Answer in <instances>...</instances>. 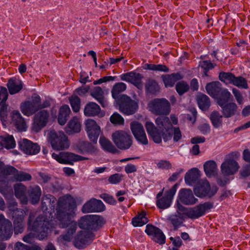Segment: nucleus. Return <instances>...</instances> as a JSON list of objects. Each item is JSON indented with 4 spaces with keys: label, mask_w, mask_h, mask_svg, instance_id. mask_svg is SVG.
<instances>
[{
    "label": "nucleus",
    "mask_w": 250,
    "mask_h": 250,
    "mask_svg": "<svg viewBox=\"0 0 250 250\" xmlns=\"http://www.w3.org/2000/svg\"><path fill=\"white\" fill-rule=\"evenodd\" d=\"M104 223V218L99 215H87L79 220L78 225L84 229L97 230Z\"/></svg>",
    "instance_id": "6"
},
{
    "label": "nucleus",
    "mask_w": 250,
    "mask_h": 250,
    "mask_svg": "<svg viewBox=\"0 0 250 250\" xmlns=\"http://www.w3.org/2000/svg\"><path fill=\"white\" fill-rule=\"evenodd\" d=\"M220 106L222 108V112L226 118H229L235 115L238 108L236 104L233 102L227 103Z\"/></svg>",
    "instance_id": "31"
},
{
    "label": "nucleus",
    "mask_w": 250,
    "mask_h": 250,
    "mask_svg": "<svg viewBox=\"0 0 250 250\" xmlns=\"http://www.w3.org/2000/svg\"><path fill=\"white\" fill-rule=\"evenodd\" d=\"M155 123L157 127L151 122H146L145 124L148 134L155 143H160L162 138L165 142H167L170 140L173 136L174 142L179 141L182 138L180 128L173 127L168 117H159L156 119Z\"/></svg>",
    "instance_id": "2"
},
{
    "label": "nucleus",
    "mask_w": 250,
    "mask_h": 250,
    "mask_svg": "<svg viewBox=\"0 0 250 250\" xmlns=\"http://www.w3.org/2000/svg\"><path fill=\"white\" fill-rule=\"evenodd\" d=\"M120 77L121 80L132 83L139 89H142L143 86L142 80L143 76L142 74L134 72H130L123 74Z\"/></svg>",
    "instance_id": "22"
},
{
    "label": "nucleus",
    "mask_w": 250,
    "mask_h": 250,
    "mask_svg": "<svg viewBox=\"0 0 250 250\" xmlns=\"http://www.w3.org/2000/svg\"><path fill=\"white\" fill-rule=\"evenodd\" d=\"M3 171L6 175H11V178L13 181H22L28 179V175L22 172H19L12 167H4V164L0 162V173Z\"/></svg>",
    "instance_id": "19"
},
{
    "label": "nucleus",
    "mask_w": 250,
    "mask_h": 250,
    "mask_svg": "<svg viewBox=\"0 0 250 250\" xmlns=\"http://www.w3.org/2000/svg\"><path fill=\"white\" fill-rule=\"evenodd\" d=\"M239 168L237 162L232 159L226 160L221 166V172L225 176L233 175Z\"/></svg>",
    "instance_id": "23"
},
{
    "label": "nucleus",
    "mask_w": 250,
    "mask_h": 250,
    "mask_svg": "<svg viewBox=\"0 0 250 250\" xmlns=\"http://www.w3.org/2000/svg\"><path fill=\"white\" fill-rule=\"evenodd\" d=\"M112 137L114 144L120 149H127L132 144L131 136L124 131H116Z\"/></svg>",
    "instance_id": "9"
},
{
    "label": "nucleus",
    "mask_w": 250,
    "mask_h": 250,
    "mask_svg": "<svg viewBox=\"0 0 250 250\" xmlns=\"http://www.w3.org/2000/svg\"><path fill=\"white\" fill-rule=\"evenodd\" d=\"M15 250H31V247L27 246L21 242H17L15 246Z\"/></svg>",
    "instance_id": "64"
},
{
    "label": "nucleus",
    "mask_w": 250,
    "mask_h": 250,
    "mask_svg": "<svg viewBox=\"0 0 250 250\" xmlns=\"http://www.w3.org/2000/svg\"><path fill=\"white\" fill-rule=\"evenodd\" d=\"M130 129L135 138L140 143L147 145L148 141L143 125L137 121H133L130 124Z\"/></svg>",
    "instance_id": "12"
},
{
    "label": "nucleus",
    "mask_w": 250,
    "mask_h": 250,
    "mask_svg": "<svg viewBox=\"0 0 250 250\" xmlns=\"http://www.w3.org/2000/svg\"><path fill=\"white\" fill-rule=\"evenodd\" d=\"M235 75L230 72H221L219 75V80L226 83L232 84Z\"/></svg>",
    "instance_id": "48"
},
{
    "label": "nucleus",
    "mask_w": 250,
    "mask_h": 250,
    "mask_svg": "<svg viewBox=\"0 0 250 250\" xmlns=\"http://www.w3.org/2000/svg\"><path fill=\"white\" fill-rule=\"evenodd\" d=\"M70 112L71 110L68 105L64 104L60 107L58 117L60 125H64L66 123Z\"/></svg>",
    "instance_id": "33"
},
{
    "label": "nucleus",
    "mask_w": 250,
    "mask_h": 250,
    "mask_svg": "<svg viewBox=\"0 0 250 250\" xmlns=\"http://www.w3.org/2000/svg\"><path fill=\"white\" fill-rule=\"evenodd\" d=\"M42 194L41 188L38 185L32 188V204L39 203Z\"/></svg>",
    "instance_id": "52"
},
{
    "label": "nucleus",
    "mask_w": 250,
    "mask_h": 250,
    "mask_svg": "<svg viewBox=\"0 0 250 250\" xmlns=\"http://www.w3.org/2000/svg\"><path fill=\"white\" fill-rule=\"evenodd\" d=\"M56 199L50 194H47L42 197V203H48L50 209H54L55 207Z\"/></svg>",
    "instance_id": "54"
},
{
    "label": "nucleus",
    "mask_w": 250,
    "mask_h": 250,
    "mask_svg": "<svg viewBox=\"0 0 250 250\" xmlns=\"http://www.w3.org/2000/svg\"><path fill=\"white\" fill-rule=\"evenodd\" d=\"M235 86L243 89L249 88L247 81L242 76L235 77L232 83Z\"/></svg>",
    "instance_id": "53"
},
{
    "label": "nucleus",
    "mask_w": 250,
    "mask_h": 250,
    "mask_svg": "<svg viewBox=\"0 0 250 250\" xmlns=\"http://www.w3.org/2000/svg\"><path fill=\"white\" fill-rule=\"evenodd\" d=\"M213 207V203L208 202L189 208L188 217L192 219H197L204 215L206 210L211 209Z\"/></svg>",
    "instance_id": "14"
},
{
    "label": "nucleus",
    "mask_w": 250,
    "mask_h": 250,
    "mask_svg": "<svg viewBox=\"0 0 250 250\" xmlns=\"http://www.w3.org/2000/svg\"><path fill=\"white\" fill-rule=\"evenodd\" d=\"M117 104L119 109L122 113L126 115L134 114L138 107L137 102L131 99L126 95H122L117 100Z\"/></svg>",
    "instance_id": "7"
},
{
    "label": "nucleus",
    "mask_w": 250,
    "mask_h": 250,
    "mask_svg": "<svg viewBox=\"0 0 250 250\" xmlns=\"http://www.w3.org/2000/svg\"><path fill=\"white\" fill-rule=\"evenodd\" d=\"M204 169L206 175L208 177L214 176L217 173V165L215 162L213 160L206 162L204 165Z\"/></svg>",
    "instance_id": "37"
},
{
    "label": "nucleus",
    "mask_w": 250,
    "mask_h": 250,
    "mask_svg": "<svg viewBox=\"0 0 250 250\" xmlns=\"http://www.w3.org/2000/svg\"><path fill=\"white\" fill-rule=\"evenodd\" d=\"M145 232L152 236V239L159 244H164L166 242V237L162 231L158 228L148 224L146 226Z\"/></svg>",
    "instance_id": "21"
},
{
    "label": "nucleus",
    "mask_w": 250,
    "mask_h": 250,
    "mask_svg": "<svg viewBox=\"0 0 250 250\" xmlns=\"http://www.w3.org/2000/svg\"><path fill=\"white\" fill-rule=\"evenodd\" d=\"M197 101L199 108L202 110H207L210 105V99L205 94L199 95L197 98Z\"/></svg>",
    "instance_id": "41"
},
{
    "label": "nucleus",
    "mask_w": 250,
    "mask_h": 250,
    "mask_svg": "<svg viewBox=\"0 0 250 250\" xmlns=\"http://www.w3.org/2000/svg\"><path fill=\"white\" fill-rule=\"evenodd\" d=\"M222 84L219 82H212L208 83L206 86L207 93L213 98L217 96L222 89Z\"/></svg>",
    "instance_id": "29"
},
{
    "label": "nucleus",
    "mask_w": 250,
    "mask_h": 250,
    "mask_svg": "<svg viewBox=\"0 0 250 250\" xmlns=\"http://www.w3.org/2000/svg\"><path fill=\"white\" fill-rule=\"evenodd\" d=\"M126 88V84L122 82L116 83L111 90L112 97L117 100L121 96L120 94Z\"/></svg>",
    "instance_id": "40"
},
{
    "label": "nucleus",
    "mask_w": 250,
    "mask_h": 250,
    "mask_svg": "<svg viewBox=\"0 0 250 250\" xmlns=\"http://www.w3.org/2000/svg\"><path fill=\"white\" fill-rule=\"evenodd\" d=\"M51 105L50 102L45 100L42 103L41 98L36 93L32 94V113L38 110L47 108Z\"/></svg>",
    "instance_id": "25"
},
{
    "label": "nucleus",
    "mask_w": 250,
    "mask_h": 250,
    "mask_svg": "<svg viewBox=\"0 0 250 250\" xmlns=\"http://www.w3.org/2000/svg\"><path fill=\"white\" fill-rule=\"evenodd\" d=\"M49 113L46 110H41L37 112L33 118L32 130L38 132L45 126L48 122Z\"/></svg>",
    "instance_id": "11"
},
{
    "label": "nucleus",
    "mask_w": 250,
    "mask_h": 250,
    "mask_svg": "<svg viewBox=\"0 0 250 250\" xmlns=\"http://www.w3.org/2000/svg\"><path fill=\"white\" fill-rule=\"evenodd\" d=\"M200 176L199 169L197 168H192L186 173L185 182L188 185L191 186L197 181Z\"/></svg>",
    "instance_id": "30"
},
{
    "label": "nucleus",
    "mask_w": 250,
    "mask_h": 250,
    "mask_svg": "<svg viewBox=\"0 0 250 250\" xmlns=\"http://www.w3.org/2000/svg\"><path fill=\"white\" fill-rule=\"evenodd\" d=\"M178 184H175L170 189L166 192L165 195L156 202L157 206L162 209L167 208L170 207L172 200L177 190Z\"/></svg>",
    "instance_id": "17"
},
{
    "label": "nucleus",
    "mask_w": 250,
    "mask_h": 250,
    "mask_svg": "<svg viewBox=\"0 0 250 250\" xmlns=\"http://www.w3.org/2000/svg\"><path fill=\"white\" fill-rule=\"evenodd\" d=\"M100 106L94 102H89L84 108V114L87 117L99 116L100 114Z\"/></svg>",
    "instance_id": "27"
},
{
    "label": "nucleus",
    "mask_w": 250,
    "mask_h": 250,
    "mask_svg": "<svg viewBox=\"0 0 250 250\" xmlns=\"http://www.w3.org/2000/svg\"><path fill=\"white\" fill-rule=\"evenodd\" d=\"M209 118L215 128H218L222 125L223 116L219 111L216 110L212 111L210 115Z\"/></svg>",
    "instance_id": "43"
},
{
    "label": "nucleus",
    "mask_w": 250,
    "mask_h": 250,
    "mask_svg": "<svg viewBox=\"0 0 250 250\" xmlns=\"http://www.w3.org/2000/svg\"><path fill=\"white\" fill-rule=\"evenodd\" d=\"M218 188L216 186H213L211 188L209 183L207 181L199 182L194 188L195 194L199 197L208 196L209 197L213 196L218 191Z\"/></svg>",
    "instance_id": "10"
},
{
    "label": "nucleus",
    "mask_w": 250,
    "mask_h": 250,
    "mask_svg": "<svg viewBox=\"0 0 250 250\" xmlns=\"http://www.w3.org/2000/svg\"><path fill=\"white\" fill-rule=\"evenodd\" d=\"M180 201L185 205H192L198 202V199L195 198L191 189L182 188L179 193Z\"/></svg>",
    "instance_id": "24"
},
{
    "label": "nucleus",
    "mask_w": 250,
    "mask_h": 250,
    "mask_svg": "<svg viewBox=\"0 0 250 250\" xmlns=\"http://www.w3.org/2000/svg\"><path fill=\"white\" fill-rule=\"evenodd\" d=\"M69 100L73 111L75 112L79 111L81 104L80 98L73 94L69 98Z\"/></svg>",
    "instance_id": "50"
},
{
    "label": "nucleus",
    "mask_w": 250,
    "mask_h": 250,
    "mask_svg": "<svg viewBox=\"0 0 250 250\" xmlns=\"http://www.w3.org/2000/svg\"><path fill=\"white\" fill-rule=\"evenodd\" d=\"M8 93L4 87H0V118L2 125L6 128L11 124H13L19 131H25L27 126L24 119L18 111H13L10 119L7 117V105L5 102L7 99Z\"/></svg>",
    "instance_id": "3"
},
{
    "label": "nucleus",
    "mask_w": 250,
    "mask_h": 250,
    "mask_svg": "<svg viewBox=\"0 0 250 250\" xmlns=\"http://www.w3.org/2000/svg\"><path fill=\"white\" fill-rule=\"evenodd\" d=\"M12 226L10 221L4 218L0 214V239L7 240L12 234Z\"/></svg>",
    "instance_id": "20"
},
{
    "label": "nucleus",
    "mask_w": 250,
    "mask_h": 250,
    "mask_svg": "<svg viewBox=\"0 0 250 250\" xmlns=\"http://www.w3.org/2000/svg\"><path fill=\"white\" fill-rule=\"evenodd\" d=\"M175 88L178 94L181 96L188 91L189 87L187 82L181 81L176 83Z\"/></svg>",
    "instance_id": "51"
},
{
    "label": "nucleus",
    "mask_w": 250,
    "mask_h": 250,
    "mask_svg": "<svg viewBox=\"0 0 250 250\" xmlns=\"http://www.w3.org/2000/svg\"><path fill=\"white\" fill-rule=\"evenodd\" d=\"M7 86L10 94L13 95L18 93L21 90L23 83L20 79L16 78H12L9 80Z\"/></svg>",
    "instance_id": "26"
},
{
    "label": "nucleus",
    "mask_w": 250,
    "mask_h": 250,
    "mask_svg": "<svg viewBox=\"0 0 250 250\" xmlns=\"http://www.w3.org/2000/svg\"><path fill=\"white\" fill-rule=\"evenodd\" d=\"M62 155L63 158V160L62 161L63 164L73 165L74 162H77V154L72 152L62 151Z\"/></svg>",
    "instance_id": "46"
},
{
    "label": "nucleus",
    "mask_w": 250,
    "mask_h": 250,
    "mask_svg": "<svg viewBox=\"0 0 250 250\" xmlns=\"http://www.w3.org/2000/svg\"><path fill=\"white\" fill-rule=\"evenodd\" d=\"M122 175L119 173H116L109 176L108 181L112 184H117L121 182Z\"/></svg>",
    "instance_id": "61"
},
{
    "label": "nucleus",
    "mask_w": 250,
    "mask_h": 250,
    "mask_svg": "<svg viewBox=\"0 0 250 250\" xmlns=\"http://www.w3.org/2000/svg\"><path fill=\"white\" fill-rule=\"evenodd\" d=\"M177 214L183 218L185 217H188V213L189 211V208H187L178 202L177 204Z\"/></svg>",
    "instance_id": "57"
},
{
    "label": "nucleus",
    "mask_w": 250,
    "mask_h": 250,
    "mask_svg": "<svg viewBox=\"0 0 250 250\" xmlns=\"http://www.w3.org/2000/svg\"><path fill=\"white\" fill-rule=\"evenodd\" d=\"M21 111L22 113L26 116L31 115V102L29 101L25 102L21 105Z\"/></svg>",
    "instance_id": "56"
},
{
    "label": "nucleus",
    "mask_w": 250,
    "mask_h": 250,
    "mask_svg": "<svg viewBox=\"0 0 250 250\" xmlns=\"http://www.w3.org/2000/svg\"><path fill=\"white\" fill-rule=\"evenodd\" d=\"M232 96L227 89L222 88L219 94L214 99L217 100V103L219 106H223L230 100Z\"/></svg>",
    "instance_id": "36"
},
{
    "label": "nucleus",
    "mask_w": 250,
    "mask_h": 250,
    "mask_svg": "<svg viewBox=\"0 0 250 250\" xmlns=\"http://www.w3.org/2000/svg\"><path fill=\"white\" fill-rule=\"evenodd\" d=\"M199 66L204 70H210L214 67V65L210 61H203L200 62Z\"/></svg>",
    "instance_id": "60"
},
{
    "label": "nucleus",
    "mask_w": 250,
    "mask_h": 250,
    "mask_svg": "<svg viewBox=\"0 0 250 250\" xmlns=\"http://www.w3.org/2000/svg\"><path fill=\"white\" fill-rule=\"evenodd\" d=\"M241 175L244 178L250 175V164L243 166L240 172Z\"/></svg>",
    "instance_id": "63"
},
{
    "label": "nucleus",
    "mask_w": 250,
    "mask_h": 250,
    "mask_svg": "<svg viewBox=\"0 0 250 250\" xmlns=\"http://www.w3.org/2000/svg\"><path fill=\"white\" fill-rule=\"evenodd\" d=\"M157 166L160 169H169L171 167V164L167 160H161L157 163Z\"/></svg>",
    "instance_id": "62"
},
{
    "label": "nucleus",
    "mask_w": 250,
    "mask_h": 250,
    "mask_svg": "<svg viewBox=\"0 0 250 250\" xmlns=\"http://www.w3.org/2000/svg\"><path fill=\"white\" fill-rule=\"evenodd\" d=\"M104 209L105 206L101 200L92 198L83 205L82 211L85 213L92 212H101Z\"/></svg>",
    "instance_id": "18"
},
{
    "label": "nucleus",
    "mask_w": 250,
    "mask_h": 250,
    "mask_svg": "<svg viewBox=\"0 0 250 250\" xmlns=\"http://www.w3.org/2000/svg\"><path fill=\"white\" fill-rule=\"evenodd\" d=\"M183 78V77L179 73H172L170 75L162 76V79L165 86L172 87L175 82Z\"/></svg>",
    "instance_id": "35"
},
{
    "label": "nucleus",
    "mask_w": 250,
    "mask_h": 250,
    "mask_svg": "<svg viewBox=\"0 0 250 250\" xmlns=\"http://www.w3.org/2000/svg\"><path fill=\"white\" fill-rule=\"evenodd\" d=\"M149 110L156 115H167L171 110L170 104L165 98H155L151 100L148 104Z\"/></svg>",
    "instance_id": "5"
},
{
    "label": "nucleus",
    "mask_w": 250,
    "mask_h": 250,
    "mask_svg": "<svg viewBox=\"0 0 250 250\" xmlns=\"http://www.w3.org/2000/svg\"><path fill=\"white\" fill-rule=\"evenodd\" d=\"M168 219L173 225L174 230H177L184 221V218L177 214L171 215Z\"/></svg>",
    "instance_id": "47"
},
{
    "label": "nucleus",
    "mask_w": 250,
    "mask_h": 250,
    "mask_svg": "<svg viewBox=\"0 0 250 250\" xmlns=\"http://www.w3.org/2000/svg\"><path fill=\"white\" fill-rule=\"evenodd\" d=\"M76 202L70 195L62 197L58 201L56 218L60 227L67 228L66 233L61 235L58 238L61 243L70 242L77 230V222L72 220L76 216Z\"/></svg>",
    "instance_id": "1"
},
{
    "label": "nucleus",
    "mask_w": 250,
    "mask_h": 250,
    "mask_svg": "<svg viewBox=\"0 0 250 250\" xmlns=\"http://www.w3.org/2000/svg\"><path fill=\"white\" fill-rule=\"evenodd\" d=\"M81 125L78 118H73L67 125L65 128L66 133L69 135L79 133L81 131Z\"/></svg>",
    "instance_id": "28"
},
{
    "label": "nucleus",
    "mask_w": 250,
    "mask_h": 250,
    "mask_svg": "<svg viewBox=\"0 0 250 250\" xmlns=\"http://www.w3.org/2000/svg\"><path fill=\"white\" fill-rule=\"evenodd\" d=\"M49 138L51 146L54 150H63L69 146L67 137L62 131H51L49 133Z\"/></svg>",
    "instance_id": "8"
},
{
    "label": "nucleus",
    "mask_w": 250,
    "mask_h": 250,
    "mask_svg": "<svg viewBox=\"0 0 250 250\" xmlns=\"http://www.w3.org/2000/svg\"><path fill=\"white\" fill-rule=\"evenodd\" d=\"M49 223L46 217L38 216L32 224V237L43 240L47 236Z\"/></svg>",
    "instance_id": "4"
},
{
    "label": "nucleus",
    "mask_w": 250,
    "mask_h": 250,
    "mask_svg": "<svg viewBox=\"0 0 250 250\" xmlns=\"http://www.w3.org/2000/svg\"><path fill=\"white\" fill-rule=\"evenodd\" d=\"M232 93L235 98V99L239 104H242L243 103L244 98L241 92L237 89L233 88L232 89Z\"/></svg>",
    "instance_id": "59"
},
{
    "label": "nucleus",
    "mask_w": 250,
    "mask_h": 250,
    "mask_svg": "<svg viewBox=\"0 0 250 250\" xmlns=\"http://www.w3.org/2000/svg\"><path fill=\"white\" fill-rule=\"evenodd\" d=\"M0 142L3 147L7 149L13 148L16 146V142L13 136L9 134L0 136Z\"/></svg>",
    "instance_id": "39"
},
{
    "label": "nucleus",
    "mask_w": 250,
    "mask_h": 250,
    "mask_svg": "<svg viewBox=\"0 0 250 250\" xmlns=\"http://www.w3.org/2000/svg\"><path fill=\"white\" fill-rule=\"evenodd\" d=\"M110 121L114 125H123L124 124V119L117 112L114 113L110 117Z\"/></svg>",
    "instance_id": "55"
},
{
    "label": "nucleus",
    "mask_w": 250,
    "mask_h": 250,
    "mask_svg": "<svg viewBox=\"0 0 250 250\" xmlns=\"http://www.w3.org/2000/svg\"><path fill=\"white\" fill-rule=\"evenodd\" d=\"M8 213L11 214L13 218L15 225L14 230L16 234L21 233L23 229L22 220L23 218V213L21 210L15 208L14 207L9 206Z\"/></svg>",
    "instance_id": "13"
},
{
    "label": "nucleus",
    "mask_w": 250,
    "mask_h": 250,
    "mask_svg": "<svg viewBox=\"0 0 250 250\" xmlns=\"http://www.w3.org/2000/svg\"><path fill=\"white\" fill-rule=\"evenodd\" d=\"M99 143L103 149L107 152L116 154L119 151L113 146L112 143L105 137H100Z\"/></svg>",
    "instance_id": "38"
},
{
    "label": "nucleus",
    "mask_w": 250,
    "mask_h": 250,
    "mask_svg": "<svg viewBox=\"0 0 250 250\" xmlns=\"http://www.w3.org/2000/svg\"><path fill=\"white\" fill-rule=\"evenodd\" d=\"M94 236L92 232L81 231L75 238L74 245L79 249H83L92 242Z\"/></svg>",
    "instance_id": "16"
},
{
    "label": "nucleus",
    "mask_w": 250,
    "mask_h": 250,
    "mask_svg": "<svg viewBox=\"0 0 250 250\" xmlns=\"http://www.w3.org/2000/svg\"><path fill=\"white\" fill-rule=\"evenodd\" d=\"M145 88L147 93L153 95H155L160 89L157 83L152 79H149L146 82Z\"/></svg>",
    "instance_id": "42"
},
{
    "label": "nucleus",
    "mask_w": 250,
    "mask_h": 250,
    "mask_svg": "<svg viewBox=\"0 0 250 250\" xmlns=\"http://www.w3.org/2000/svg\"><path fill=\"white\" fill-rule=\"evenodd\" d=\"M104 94V91L100 86L95 87L91 93V96L94 98L103 107H105L107 106L108 104Z\"/></svg>",
    "instance_id": "32"
},
{
    "label": "nucleus",
    "mask_w": 250,
    "mask_h": 250,
    "mask_svg": "<svg viewBox=\"0 0 250 250\" xmlns=\"http://www.w3.org/2000/svg\"><path fill=\"white\" fill-rule=\"evenodd\" d=\"M20 149L24 153L30 155L31 154V142L26 139H23L19 143Z\"/></svg>",
    "instance_id": "49"
},
{
    "label": "nucleus",
    "mask_w": 250,
    "mask_h": 250,
    "mask_svg": "<svg viewBox=\"0 0 250 250\" xmlns=\"http://www.w3.org/2000/svg\"><path fill=\"white\" fill-rule=\"evenodd\" d=\"M100 197L102 198L105 202L110 205H115L117 203L116 200L111 195L107 193H103L100 195Z\"/></svg>",
    "instance_id": "58"
},
{
    "label": "nucleus",
    "mask_w": 250,
    "mask_h": 250,
    "mask_svg": "<svg viewBox=\"0 0 250 250\" xmlns=\"http://www.w3.org/2000/svg\"><path fill=\"white\" fill-rule=\"evenodd\" d=\"M85 130L89 139L93 143H96L101 132L100 126L93 119H88L85 122Z\"/></svg>",
    "instance_id": "15"
},
{
    "label": "nucleus",
    "mask_w": 250,
    "mask_h": 250,
    "mask_svg": "<svg viewBox=\"0 0 250 250\" xmlns=\"http://www.w3.org/2000/svg\"><path fill=\"white\" fill-rule=\"evenodd\" d=\"M15 195L17 198L23 199L21 202L23 204L27 203V199L25 197V188L21 184H16L15 187Z\"/></svg>",
    "instance_id": "45"
},
{
    "label": "nucleus",
    "mask_w": 250,
    "mask_h": 250,
    "mask_svg": "<svg viewBox=\"0 0 250 250\" xmlns=\"http://www.w3.org/2000/svg\"><path fill=\"white\" fill-rule=\"evenodd\" d=\"M79 152L82 154L88 153L94 154L97 151L96 147L91 143L88 142H82L77 145Z\"/></svg>",
    "instance_id": "34"
},
{
    "label": "nucleus",
    "mask_w": 250,
    "mask_h": 250,
    "mask_svg": "<svg viewBox=\"0 0 250 250\" xmlns=\"http://www.w3.org/2000/svg\"><path fill=\"white\" fill-rule=\"evenodd\" d=\"M148 221L145 211H142L132 219V224L135 227L143 226Z\"/></svg>",
    "instance_id": "44"
}]
</instances>
